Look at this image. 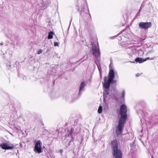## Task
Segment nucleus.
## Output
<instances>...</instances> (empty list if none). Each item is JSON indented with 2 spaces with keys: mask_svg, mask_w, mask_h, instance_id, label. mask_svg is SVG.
Here are the masks:
<instances>
[{
  "mask_svg": "<svg viewBox=\"0 0 158 158\" xmlns=\"http://www.w3.org/2000/svg\"><path fill=\"white\" fill-rule=\"evenodd\" d=\"M131 44L129 41L127 40L126 41L122 42L121 44L123 47H126L129 45Z\"/></svg>",
  "mask_w": 158,
  "mask_h": 158,
  "instance_id": "obj_10",
  "label": "nucleus"
},
{
  "mask_svg": "<svg viewBox=\"0 0 158 158\" xmlns=\"http://www.w3.org/2000/svg\"><path fill=\"white\" fill-rule=\"evenodd\" d=\"M150 59L151 60H152L153 59V58H150L149 57H147V58H146L145 59H144V60H146V61L147 60Z\"/></svg>",
  "mask_w": 158,
  "mask_h": 158,
  "instance_id": "obj_20",
  "label": "nucleus"
},
{
  "mask_svg": "<svg viewBox=\"0 0 158 158\" xmlns=\"http://www.w3.org/2000/svg\"><path fill=\"white\" fill-rule=\"evenodd\" d=\"M42 143L40 140L37 141L35 144L34 151L38 153H40L41 152V145Z\"/></svg>",
  "mask_w": 158,
  "mask_h": 158,
  "instance_id": "obj_6",
  "label": "nucleus"
},
{
  "mask_svg": "<svg viewBox=\"0 0 158 158\" xmlns=\"http://www.w3.org/2000/svg\"><path fill=\"white\" fill-rule=\"evenodd\" d=\"M0 147L2 149L5 150L12 149L14 148V146L12 144L9 143H2L0 145Z\"/></svg>",
  "mask_w": 158,
  "mask_h": 158,
  "instance_id": "obj_4",
  "label": "nucleus"
},
{
  "mask_svg": "<svg viewBox=\"0 0 158 158\" xmlns=\"http://www.w3.org/2000/svg\"><path fill=\"white\" fill-rule=\"evenodd\" d=\"M118 39L119 40H121V37L120 36L118 37Z\"/></svg>",
  "mask_w": 158,
  "mask_h": 158,
  "instance_id": "obj_22",
  "label": "nucleus"
},
{
  "mask_svg": "<svg viewBox=\"0 0 158 158\" xmlns=\"http://www.w3.org/2000/svg\"><path fill=\"white\" fill-rule=\"evenodd\" d=\"M139 26L142 29H147L152 26L151 22H141L139 23Z\"/></svg>",
  "mask_w": 158,
  "mask_h": 158,
  "instance_id": "obj_5",
  "label": "nucleus"
},
{
  "mask_svg": "<svg viewBox=\"0 0 158 158\" xmlns=\"http://www.w3.org/2000/svg\"><path fill=\"white\" fill-rule=\"evenodd\" d=\"M109 90L108 89H105L104 90V91L103 92V96L104 97H106L107 95H108L109 94Z\"/></svg>",
  "mask_w": 158,
  "mask_h": 158,
  "instance_id": "obj_13",
  "label": "nucleus"
},
{
  "mask_svg": "<svg viewBox=\"0 0 158 158\" xmlns=\"http://www.w3.org/2000/svg\"><path fill=\"white\" fill-rule=\"evenodd\" d=\"M0 44H1V45H2L3 44V43H0Z\"/></svg>",
  "mask_w": 158,
  "mask_h": 158,
  "instance_id": "obj_23",
  "label": "nucleus"
},
{
  "mask_svg": "<svg viewBox=\"0 0 158 158\" xmlns=\"http://www.w3.org/2000/svg\"><path fill=\"white\" fill-rule=\"evenodd\" d=\"M140 75V74L139 73H137L136 75V76L137 77L139 76Z\"/></svg>",
  "mask_w": 158,
  "mask_h": 158,
  "instance_id": "obj_21",
  "label": "nucleus"
},
{
  "mask_svg": "<svg viewBox=\"0 0 158 158\" xmlns=\"http://www.w3.org/2000/svg\"><path fill=\"white\" fill-rule=\"evenodd\" d=\"M152 158H153V156H152Z\"/></svg>",
  "mask_w": 158,
  "mask_h": 158,
  "instance_id": "obj_24",
  "label": "nucleus"
},
{
  "mask_svg": "<svg viewBox=\"0 0 158 158\" xmlns=\"http://www.w3.org/2000/svg\"><path fill=\"white\" fill-rule=\"evenodd\" d=\"M135 60L136 62H138L139 63H143L146 61V60H144V59L139 57L136 58Z\"/></svg>",
  "mask_w": 158,
  "mask_h": 158,
  "instance_id": "obj_12",
  "label": "nucleus"
},
{
  "mask_svg": "<svg viewBox=\"0 0 158 158\" xmlns=\"http://www.w3.org/2000/svg\"><path fill=\"white\" fill-rule=\"evenodd\" d=\"M85 85V83L84 82V81H83L80 84V89L79 92V94H80V93L81 91L82 90V89L84 88V87Z\"/></svg>",
  "mask_w": 158,
  "mask_h": 158,
  "instance_id": "obj_11",
  "label": "nucleus"
},
{
  "mask_svg": "<svg viewBox=\"0 0 158 158\" xmlns=\"http://www.w3.org/2000/svg\"><path fill=\"white\" fill-rule=\"evenodd\" d=\"M54 34L53 32L52 31H50L48 34V39H52L53 38V35Z\"/></svg>",
  "mask_w": 158,
  "mask_h": 158,
  "instance_id": "obj_14",
  "label": "nucleus"
},
{
  "mask_svg": "<svg viewBox=\"0 0 158 158\" xmlns=\"http://www.w3.org/2000/svg\"><path fill=\"white\" fill-rule=\"evenodd\" d=\"M121 33L122 34H125L126 33H127V31L126 30H123L122 32H121Z\"/></svg>",
  "mask_w": 158,
  "mask_h": 158,
  "instance_id": "obj_19",
  "label": "nucleus"
},
{
  "mask_svg": "<svg viewBox=\"0 0 158 158\" xmlns=\"http://www.w3.org/2000/svg\"><path fill=\"white\" fill-rule=\"evenodd\" d=\"M125 94V91L124 90H123V91L122 93V94L121 97L122 98H124V97Z\"/></svg>",
  "mask_w": 158,
  "mask_h": 158,
  "instance_id": "obj_16",
  "label": "nucleus"
},
{
  "mask_svg": "<svg viewBox=\"0 0 158 158\" xmlns=\"http://www.w3.org/2000/svg\"><path fill=\"white\" fill-rule=\"evenodd\" d=\"M42 52H43V51L41 49H40L38 51L37 54H40L41 53H42Z\"/></svg>",
  "mask_w": 158,
  "mask_h": 158,
  "instance_id": "obj_17",
  "label": "nucleus"
},
{
  "mask_svg": "<svg viewBox=\"0 0 158 158\" xmlns=\"http://www.w3.org/2000/svg\"><path fill=\"white\" fill-rule=\"evenodd\" d=\"M72 130L70 131L69 134H67L65 136V138L67 140L71 139L72 140L73 139V135H72Z\"/></svg>",
  "mask_w": 158,
  "mask_h": 158,
  "instance_id": "obj_9",
  "label": "nucleus"
},
{
  "mask_svg": "<svg viewBox=\"0 0 158 158\" xmlns=\"http://www.w3.org/2000/svg\"><path fill=\"white\" fill-rule=\"evenodd\" d=\"M112 81H110L106 77H104V83L103 86L105 89H108L110 87V83Z\"/></svg>",
  "mask_w": 158,
  "mask_h": 158,
  "instance_id": "obj_7",
  "label": "nucleus"
},
{
  "mask_svg": "<svg viewBox=\"0 0 158 158\" xmlns=\"http://www.w3.org/2000/svg\"><path fill=\"white\" fill-rule=\"evenodd\" d=\"M92 49L93 51V54L97 58H99L100 52L99 51V48L98 43L97 41L92 44Z\"/></svg>",
  "mask_w": 158,
  "mask_h": 158,
  "instance_id": "obj_3",
  "label": "nucleus"
},
{
  "mask_svg": "<svg viewBox=\"0 0 158 158\" xmlns=\"http://www.w3.org/2000/svg\"><path fill=\"white\" fill-rule=\"evenodd\" d=\"M102 107L100 106L98 110V112L99 114H101L102 111Z\"/></svg>",
  "mask_w": 158,
  "mask_h": 158,
  "instance_id": "obj_15",
  "label": "nucleus"
},
{
  "mask_svg": "<svg viewBox=\"0 0 158 158\" xmlns=\"http://www.w3.org/2000/svg\"><path fill=\"white\" fill-rule=\"evenodd\" d=\"M127 109L126 106L124 104L122 105L121 106L120 111L121 116L119 119L118 129L116 131V133L118 134H121V131L124 127V125L127 118Z\"/></svg>",
  "mask_w": 158,
  "mask_h": 158,
  "instance_id": "obj_1",
  "label": "nucleus"
},
{
  "mask_svg": "<svg viewBox=\"0 0 158 158\" xmlns=\"http://www.w3.org/2000/svg\"><path fill=\"white\" fill-rule=\"evenodd\" d=\"M59 45V43L58 42H55L54 43V45L55 46H58Z\"/></svg>",
  "mask_w": 158,
  "mask_h": 158,
  "instance_id": "obj_18",
  "label": "nucleus"
},
{
  "mask_svg": "<svg viewBox=\"0 0 158 158\" xmlns=\"http://www.w3.org/2000/svg\"><path fill=\"white\" fill-rule=\"evenodd\" d=\"M114 77V72L113 69L110 70L109 74L108 80L110 81H112Z\"/></svg>",
  "mask_w": 158,
  "mask_h": 158,
  "instance_id": "obj_8",
  "label": "nucleus"
},
{
  "mask_svg": "<svg viewBox=\"0 0 158 158\" xmlns=\"http://www.w3.org/2000/svg\"><path fill=\"white\" fill-rule=\"evenodd\" d=\"M113 155L115 158H122V153L121 151L118 149L116 140H114L111 142Z\"/></svg>",
  "mask_w": 158,
  "mask_h": 158,
  "instance_id": "obj_2",
  "label": "nucleus"
}]
</instances>
